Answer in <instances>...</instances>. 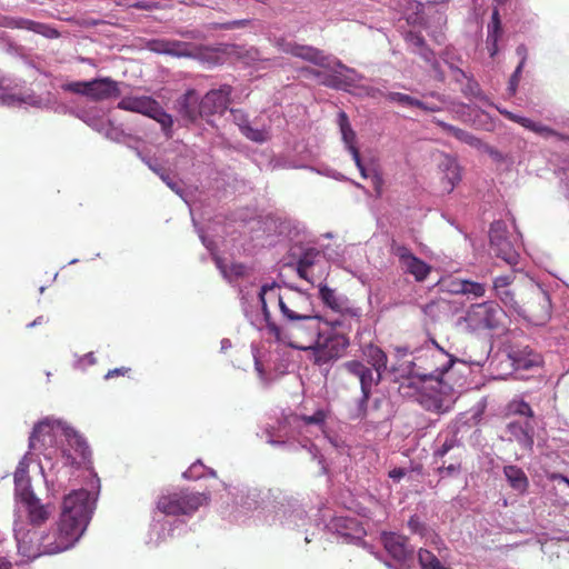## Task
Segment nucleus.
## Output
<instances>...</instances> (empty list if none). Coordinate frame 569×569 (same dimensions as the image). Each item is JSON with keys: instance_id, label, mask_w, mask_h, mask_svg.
Masks as SVG:
<instances>
[{"instance_id": "f257e3e1", "label": "nucleus", "mask_w": 569, "mask_h": 569, "mask_svg": "<svg viewBox=\"0 0 569 569\" xmlns=\"http://www.w3.org/2000/svg\"><path fill=\"white\" fill-rule=\"evenodd\" d=\"M92 501L90 492L79 489L63 498L60 519L57 527L39 538L34 530L16 529L18 552L27 560H33L40 555H56L66 551L83 535L91 515Z\"/></svg>"}, {"instance_id": "f03ea898", "label": "nucleus", "mask_w": 569, "mask_h": 569, "mask_svg": "<svg viewBox=\"0 0 569 569\" xmlns=\"http://www.w3.org/2000/svg\"><path fill=\"white\" fill-rule=\"evenodd\" d=\"M496 296L501 302L533 326H545L551 318L549 293L532 280L515 283L513 274L493 280Z\"/></svg>"}, {"instance_id": "7ed1b4c3", "label": "nucleus", "mask_w": 569, "mask_h": 569, "mask_svg": "<svg viewBox=\"0 0 569 569\" xmlns=\"http://www.w3.org/2000/svg\"><path fill=\"white\" fill-rule=\"evenodd\" d=\"M433 345L438 351L430 356V371L419 375L423 382L420 402L429 411L443 413L450 409L452 387L442 377L457 359L448 355L436 341Z\"/></svg>"}, {"instance_id": "20e7f679", "label": "nucleus", "mask_w": 569, "mask_h": 569, "mask_svg": "<svg viewBox=\"0 0 569 569\" xmlns=\"http://www.w3.org/2000/svg\"><path fill=\"white\" fill-rule=\"evenodd\" d=\"M259 300L261 302V309L267 328L269 326V321H273L268 308L269 303L278 306L281 312L282 323L291 320H298L301 317L315 312L310 295L292 287L281 291L280 286L276 282L267 283L261 287Z\"/></svg>"}, {"instance_id": "39448f33", "label": "nucleus", "mask_w": 569, "mask_h": 569, "mask_svg": "<svg viewBox=\"0 0 569 569\" xmlns=\"http://www.w3.org/2000/svg\"><path fill=\"white\" fill-rule=\"evenodd\" d=\"M268 333L293 349L311 350L321 338V318L315 312L281 325L269 321Z\"/></svg>"}, {"instance_id": "423d86ee", "label": "nucleus", "mask_w": 569, "mask_h": 569, "mask_svg": "<svg viewBox=\"0 0 569 569\" xmlns=\"http://www.w3.org/2000/svg\"><path fill=\"white\" fill-rule=\"evenodd\" d=\"M62 90L82 94L93 101H102L120 96V88L117 81L111 78H98L90 81H73L62 84Z\"/></svg>"}, {"instance_id": "0eeeda50", "label": "nucleus", "mask_w": 569, "mask_h": 569, "mask_svg": "<svg viewBox=\"0 0 569 569\" xmlns=\"http://www.w3.org/2000/svg\"><path fill=\"white\" fill-rule=\"evenodd\" d=\"M506 312L493 301L472 305L466 313V322L472 330L498 329L503 325Z\"/></svg>"}, {"instance_id": "6e6552de", "label": "nucleus", "mask_w": 569, "mask_h": 569, "mask_svg": "<svg viewBox=\"0 0 569 569\" xmlns=\"http://www.w3.org/2000/svg\"><path fill=\"white\" fill-rule=\"evenodd\" d=\"M203 496L188 491L161 495L157 501V509L167 516L189 515L202 505Z\"/></svg>"}, {"instance_id": "1a4fd4ad", "label": "nucleus", "mask_w": 569, "mask_h": 569, "mask_svg": "<svg viewBox=\"0 0 569 569\" xmlns=\"http://www.w3.org/2000/svg\"><path fill=\"white\" fill-rule=\"evenodd\" d=\"M342 368L347 373L359 380L362 393L359 407L360 411L365 415L372 388L380 383L381 377L378 373H375L372 368H369L360 360L346 361L342 365Z\"/></svg>"}, {"instance_id": "9d476101", "label": "nucleus", "mask_w": 569, "mask_h": 569, "mask_svg": "<svg viewBox=\"0 0 569 569\" xmlns=\"http://www.w3.org/2000/svg\"><path fill=\"white\" fill-rule=\"evenodd\" d=\"M64 437L68 442V449L62 451L64 465L80 468L91 461V449L87 440L73 428L63 429Z\"/></svg>"}, {"instance_id": "9b49d317", "label": "nucleus", "mask_w": 569, "mask_h": 569, "mask_svg": "<svg viewBox=\"0 0 569 569\" xmlns=\"http://www.w3.org/2000/svg\"><path fill=\"white\" fill-rule=\"evenodd\" d=\"M391 253L398 258L403 273L412 276L417 282H423L431 273V266L415 256L408 247L392 242Z\"/></svg>"}, {"instance_id": "f8f14e48", "label": "nucleus", "mask_w": 569, "mask_h": 569, "mask_svg": "<svg viewBox=\"0 0 569 569\" xmlns=\"http://www.w3.org/2000/svg\"><path fill=\"white\" fill-rule=\"evenodd\" d=\"M276 47L282 53L290 54L318 67H330L329 57L326 56L322 50L312 46L302 44L292 40L280 38L276 41Z\"/></svg>"}, {"instance_id": "ddd939ff", "label": "nucleus", "mask_w": 569, "mask_h": 569, "mask_svg": "<svg viewBox=\"0 0 569 569\" xmlns=\"http://www.w3.org/2000/svg\"><path fill=\"white\" fill-rule=\"evenodd\" d=\"M348 346L349 339L345 335H329L325 337L321 333L319 343L311 348L315 363L322 366L341 357Z\"/></svg>"}, {"instance_id": "4468645a", "label": "nucleus", "mask_w": 569, "mask_h": 569, "mask_svg": "<svg viewBox=\"0 0 569 569\" xmlns=\"http://www.w3.org/2000/svg\"><path fill=\"white\" fill-rule=\"evenodd\" d=\"M506 234L507 230L502 221H496L491 224L489 238L496 256L512 264L517 262V253Z\"/></svg>"}, {"instance_id": "2eb2a0df", "label": "nucleus", "mask_w": 569, "mask_h": 569, "mask_svg": "<svg viewBox=\"0 0 569 569\" xmlns=\"http://www.w3.org/2000/svg\"><path fill=\"white\" fill-rule=\"evenodd\" d=\"M319 298L322 303L332 311L351 318L360 317V309L352 307L345 296L339 295L335 289L329 288L326 283L319 284Z\"/></svg>"}, {"instance_id": "dca6fc26", "label": "nucleus", "mask_w": 569, "mask_h": 569, "mask_svg": "<svg viewBox=\"0 0 569 569\" xmlns=\"http://www.w3.org/2000/svg\"><path fill=\"white\" fill-rule=\"evenodd\" d=\"M233 89L230 84H222L218 89L208 91L202 97V112L204 116L223 113L231 103Z\"/></svg>"}, {"instance_id": "f3484780", "label": "nucleus", "mask_w": 569, "mask_h": 569, "mask_svg": "<svg viewBox=\"0 0 569 569\" xmlns=\"http://www.w3.org/2000/svg\"><path fill=\"white\" fill-rule=\"evenodd\" d=\"M509 440L516 441L522 449L531 451L535 442V420H510L506 426Z\"/></svg>"}, {"instance_id": "a211bd4d", "label": "nucleus", "mask_w": 569, "mask_h": 569, "mask_svg": "<svg viewBox=\"0 0 569 569\" xmlns=\"http://www.w3.org/2000/svg\"><path fill=\"white\" fill-rule=\"evenodd\" d=\"M20 500L26 508L30 522L34 526H40L49 518V512L40 499L36 497L30 488H23L19 492Z\"/></svg>"}, {"instance_id": "6ab92c4d", "label": "nucleus", "mask_w": 569, "mask_h": 569, "mask_svg": "<svg viewBox=\"0 0 569 569\" xmlns=\"http://www.w3.org/2000/svg\"><path fill=\"white\" fill-rule=\"evenodd\" d=\"M336 64L338 67H340L341 69H345L348 73L332 72V73L323 76V78L320 82H321V84H323L328 88L349 91L350 88L355 87L356 82L358 80H360L362 77L360 74H358L355 70L346 67L339 60L336 62Z\"/></svg>"}, {"instance_id": "aec40b11", "label": "nucleus", "mask_w": 569, "mask_h": 569, "mask_svg": "<svg viewBox=\"0 0 569 569\" xmlns=\"http://www.w3.org/2000/svg\"><path fill=\"white\" fill-rule=\"evenodd\" d=\"M382 541L388 553L398 561H406L413 553L408 538L395 532L383 533Z\"/></svg>"}, {"instance_id": "412c9836", "label": "nucleus", "mask_w": 569, "mask_h": 569, "mask_svg": "<svg viewBox=\"0 0 569 569\" xmlns=\"http://www.w3.org/2000/svg\"><path fill=\"white\" fill-rule=\"evenodd\" d=\"M54 422L44 419L33 427L29 437V448L34 451H42L47 447L52 446L54 435Z\"/></svg>"}, {"instance_id": "4be33fe9", "label": "nucleus", "mask_w": 569, "mask_h": 569, "mask_svg": "<svg viewBox=\"0 0 569 569\" xmlns=\"http://www.w3.org/2000/svg\"><path fill=\"white\" fill-rule=\"evenodd\" d=\"M158 103L156 99L149 96H127L118 102L117 108L151 117L152 112L157 110Z\"/></svg>"}, {"instance_id": "5701e85b", "label": "nucleus", "mask_w": 569, "mask_h": 569, "mask_svg": "<svg viewBox=\"0 0 569 569\" xmlns=\"http://www.w3.org/2000/svg\"><path fill=\"white\" fill-rule=\"evenodd\" d=\"M177 103L179 113L192 122L204 117L202 112V99H199L197 91L193 89L188 90L178 99Z\"/></svg>"}, {"instance_id": "b1692460", "label": "nucleus", "mask_w": 569, "mask_h": 569, "mask_svg": "<svg viewBox=\"0 0 569 569\" xmlns=\"http://www.w3.org/2000/svg\"><path fill=\"white\" fill-rule=\"evenodd\" d=\"M4 27L12 29H26L34 33L42 34L47 38L53 39L59 37L57 29L41 22H37L24 18H7Z\"/></svg>"}, {"instance_id": "393cba45", "label": "nucleus", "mask_w": 569, "mask_h": 569, "mask_svg": "<svg viewBox=\"0 0 569 569\" xmlns=\"http://www.w3.org/2000/svg\"><path fill=\"white\" fill-rule=\"evenodd\" d=\"M362 353L367 366L373 369L375 373H378L381 378L387 369L388 356L387 353L376 345H368L362 349Z\"/></svg>"}, {"instance_id": "a878e982", "label": "nucleus", "mask_w": 569, "mask_h": 569, "mask_svg": "<svg viewBox=\"0 0 569 569\" xmlns=\"http://www.w3.org/2000/svg\"><path fill=\"white\" fill-rule=\"evenodd\" d=\"M439 168L443 173V189L451 192L456 184L461 180L460 167L455 158L446 156L440 162Z\"/></svg>"}, {"instance_id": "bb28decb", "label": "nucleus", "mask_w": 569, "mask_h": 569, "mask_svg": "<svg viewBox=\"0 0 569 569\" xmlns=\"http://www.w3.org/2000/svg\"><path fill=\"white\" fill-rule=\"evenodd\" d=\"M503 475L509 483V486L520 492L523 493L527 491L529 487V480L525 471L515 465H509L503 467Z\"/></svg>"}, {"instance_id": "cd10ccee", "label": "nucleus", "mask_w": 569, "mask_h": 569, "mask_svg": "<svg viewBox=\"0 0 569 569\" xmlns=\"http://www.w3.org/2000/svg\"><path fill=\"white\" fill-rule=\"evenodd\" d=\"M438 127L453 136L457 140L467 143L470 147L479 148L481 146V140L475 137L472 133L462 130L458 127L446 123L445 121L433 118L432 120Z\"/></svg>"}, {"instance_id": "c85d7f7f", "label": "nucleus", "mask_w": 569, "mask_h": 569, "mask_svg": "<svg viewBox=\"0 0 569 569\" xmlns=\"http://www.w3.org/2000/svg\"><path fill=\"white\" fill-rule=\"evenodd\" d=\"M338 124L340 128V132L342 136V140L346 143L348 151L353 154V150H359L356 146V132L351 128L349 122V118L345 111L339 112L338 114Z\"/></svg>"}, {"instance_id": "c756f323", "label": "nucleus", "mask_w": 569, "mask_h": 569, "mask_svg": "<svg viewBox=\"0 0 569 569\" xmlns=\"http://www.w3.org/2000/svg\"><path fill=\"white\" fill-rule=\"evenodd\" d=\"M451 291L455 293L472 295L476 298L482 297L486 292L485 286L470 280L452 282Z\"/></svg>"}, {"instance_id": "7c9ffc66", "label": "nucleus", "mask_w": 569, "mask_h": 569, "mask_svg": "<svg viewBox=\"0 0 569 569\" xmlns=\"http://www.w3.org/2000/svg\"><path fill=\"white\" fill-rule=\"evenodd\" d=\"M508 417H519L520 420H533L535 413L530 405L525 400H512L507 406Z\"/></svg>"}, {"instance_id": "2f4dec72", "label": "nucleus", "mask_w": 569, "mask_h": 569, "mask_svg": "<svg viewBox=\"0 0 569 569\" xmlns=\"http://www.w3.org/2000/svg\"><path fill=\"white\" fill-rule=\"evenodd\" d=\"M462 463V452H456L450 457V461L447 465V461L441 460V465L438 467L437 471L441 476H455L460 472Z\"/></svg>"}, {"instance_id": "473e14b6", "label": "nucleus", "mask_w": 569, "mask_h": 569, "mask_svg": "<svg viewBox=\"0 0 569 569\" xmlns=\"http://www.w3.org/2000/svg\"><path fill=\"white\" fill-rule=\"evenodd\" d=\"M150 118L156 120L161 126L167 138L172 137V116L167 113L160 103L157 104V110L152 112Z\"/></svg>"}, {"instance_id": "72a5a7b5", "label": "nucleus", "mask_w": 569, "mask_h": 569, "mask_svg": "<svg viewBox=\"0 0 569 569\" xmlns=\"http://www.w3.org/2000/svg\"><path fill=\"white\" fill-rule=\"evenodd\" d=\"M461 448H462V446H461L460 441L456 438V436L448 437L442 442V445L433 451V459L435 460H437V459L443 460L445 457L450 451L456 450L458 452H462Z\"/></svg>"}, {"instance_id": "f704fd0d", "label": "nucleus", "mask_w": 569, "mask_h": 569, "mask_svg": "<svg viewBox=\"0 0 569 569\" xmlns=\"http://www.w3.org/2000/svg\"><path fill=\"white\" fill-rule=\"evenodd\" d=\"M525 122L528 123L527 126V129L543 137V138H550V137H555L559 140H566V136H563L562 133H559L558 131L553 130L552 128L548 127V126H545L543 123L541 122H536L533 120H525Z\"/></svg>"}, {"instance_id": "c9c22d12", "label": "nucleus", "mask_w": 569, "mask_h": 569, "mask_svg": "<svg viewBox=\"0 0 569 569\" xmlns=\"http://www.w3.org/2000/svg\"><path fill=\"white\" fill-rule=\"evenodd\" d=\"M168 54L172 57H191L189 44L178 40H168Z\"/></svg>"}, {"instance_id": "e433bc0d", "label": "nucleus", "mask_w": 569, "mask_h": 569, "mask_svg": "<svg viewBox=\"0 0 569 569\" xmlns=\"http://www.w3.org/2000/svg\"><path fill=\"white\" fill-rule=\"evenodd\" d=\"M28 465L24 461H20L14 471V483L17 488L22 491L23 488H29V479L27 477Z\"/></svg>"}, {"instance_id": "4c0bfd02", "label": "nucleus", "mask_w": 569, "mask_h": 569, "mask_svg": "<svg viewBox=\"0 0 569 569\" xmlns=\"http://www.w3.org/2000/svg\"><path fill=\"white\" fill-rule=\"evenodd\" d=\"M386 99L407 107H416V104H419V99L401 92H387Z\"/></svg>"}, {"instance_id": "58836bf2", "label": "nucleus", "mask_w": 569, "mask_h": 569, "mask_svg": "<svg viewBox=\"0 0 569 569\" xmlns=\"http://www.w3.org/2000/svg\"><path fill=\"white\" fill-rule=\"evenodd\" d=\"M150 168L172 191H174L176 193L181 192L179 183L171 177V174L166 169L153 166H150Z\"/></svg>"}, {"instance_id": "ea45409f", "label": "nucleus", "mask_w": 569, "mask_h": 569, "mask_svg": "<svg viewBox=\"0 0 569 569\" xmlns=\"http://www.w3.org/2000/svg\"><path fill=\"white\" fill-rule=\"evenodd\" d=\"M501 34V21L498 9L492 11L491 22L488 24V38H492L497 42Z\"/></svg>"}, {"instance_id": "a19ab883", "label": "nucleus", "mask_w": 569, "mask_h": 569, "mask_svg": "<svg viewBox=\"0 0 569 569\" xmlns=\"http://www.w3.org/2000/svg\"><path fill=\"white\" fill-rule=\"evenodd\" d=\"M328 415L325 410L318 409L313 415H302L300 420L303 421L305 425H317L323 426L326 422Z\"/></svg>"}, {"instance_id": "79ce46f5", "label": "nucleus", "mask_w": 569, "mask_h": 569, "mask_svg": "<svg viewBox=\"0 0 569 569\" xmlns=\"http://www.w3.org/2000/svg\"><path fill=\"white\" fill-rule=\"evenodd\" d=\"M319 256H320V252L317 249H315V248L307 249L299 258L298 263L301 264L302 267L310 268L316 263V259Z\"/></svg>"}, {"instance_id": "37998d69", "label": "nucleus", "mask_w": 569, "mask_h": 569, "mask_svg": "<svg viewBox=\"0 0 569 569\" xmlns=\"http://www.w3.org/2000/svg\"><path fill=\"white\" fill-rule=\"evenodd\" d=\"M147 48L156 53L168 54V40L167 39H152L147 42Z\"/></svg>"}, {"instance_id": "c03bdc74", "label": "nucleus", "mask_w": 569, "mask_h": 569, "mask_svg": "<svg viewBox=\"0 0 569 569\" xmlns=\"http://www.w3.org/2000/svg\"><path fill=\"white\" fill-rule=\"evenodd\" d=\"M242 133L250 140L256 142H263L266 140V132L259 129H253L250 126L242 128Z\"/></svg>"}, {"instance_id": "a18cd8bd", "label": "nucleus", "mask_w": 569, "mask_h": 569, "mask_svg": "<svg viewBox=\"0 0 569 569\" xmlns=\"http://www.w3.org/2000/svg\"><path fill=\"white\" fill-rule=\"evenodd\" d=\"M405 40L408 44H410L417 49L425 47V43H426L425 38L420 33H417L413 31L407 32L405 36Z\"/></svg>"}, {"instance_id": "49530a36", "label": "nucleus", "mask_w": 569, "mask_h": 569, "mask_svg": "<svg viewBox=\"0 0 569 569\" xmlns=\"http://www.w3.org/2000/svg\"><path fill=\"white\" fill-rule=\"evenodd\" d=\"M250 23H251V20L241 19V20H233V21L220 23L217 27L219 29H223V30H233V29H239V28H246V27L250 26Z\"/></svg>"}, {"instance_id": "de8ad7c7", "label": "nucleus", "mask_w": 569, "mask_h": 569, "mask_svg": "<svg viewBox=\"0 0 569 569\" xmlns=\"http://www.w3.org/2000/svg\"><path fill=\"white\" fill-rule=\"evenodd\" d=\"M370 180L372 183V187L376 191L377 197H381L382 194V187H383V178L380 172L377 170H372L370 174Z\"/></svg>"}, {"instance_id": "09e8293b", "label": "nucleus", "mask_w": 569, "mask_h": 569, "mask_svg": "<svg viewBox=\"0 0 569 569\" xmlns=\"http://www.w3.org/2000/svg\"><path fill=\"white\" fill-rule=\"evenodd\" d=\"M523 64H525V59L518 64V67L516 68L515 72L510 77L509 90L511 91V93H515L516 90H517V87H518V83H519V79H520V73L522 71Z\"/></svg>"}, {"instance_id": "8fccbe9b", "label": "nucleus", "mask_w": 569, "mask_h": 569, "mask_svg": "<svg viewBox=\"0 0 569 569\" xmlns=\"http://www.w3.org/2000/svg\"><path fill=\"white\" fill-rule=\"evenodd\" d=\"M352 159L360 171L362 178H370L371 172H368L362 163L359 150H353Z\"/></svg>"}, {"instance_id": "3c124183", "label": "nucleus", "mask_w": 569, "mask_h": 569, "mask_svg": "<svg viewBox=\"0 0 569 569\" xmlns=\"http://www.w3.org/2000/svg\"><path fill=\"white\" fill-rule=\"evenodd\" d=\"M360 89L365 96L370 97L372 99H378L381 97L386 98V93L382 90H380L379 88L367 86V87H361Z\"/></svg>"}, {"instance_id": "603ef678", "label": "nucleus", "mask_w": 569, "mask_h": 569, "mask_svg": "<svg viewBox=\"0 0 569 569\" xmlns=\"http://www.w3.org/2000/svg\"><path fill=\"white\" fill-rule=\"evenodd\" d=\"M502 114H505L509 120H511L516 123H519L520 126H522L523 128L527 129L528 123L525 122V120H530L529 118L515 114L510 111H505V112H502Z\"/></svg>"}, {"instance_id": "864d4df0", "label": "nucleus", "mask_w": 569, "mask_h": 569, "mask_svg": "<svg viewBox=\"0 0 569 569\" xmlns=\"http://www.w3.org/2000/svg\"><path fill=\"white\" fill-rule=\"evenodd\" d=\"M128 372H130V368H128V367L116 368V369L109 370L106 373L104 378L106 379H111V378H114V377H118V376H124Z\"/></svg>"}, {"instance_id": "5fc2aeb1", "label": "nucleus", "mask_w": 569, "mask_h": 569, "mask_svg": "<svg viewBox=\"0 0 569 569\" xmlns=\"http://www.w3.org/2000/svg\"><path fill=\"white\" fill-rule=\"evenodd\" d=\"M416 107L428 112H437L441 110L440 107L436 104H428L421 100H419V104H416Z\"/></svg>"}, {"instance_id": "6e6d98bb", "label": "nucleus", "mask_w": 569, "mask_h": 569, "mask_svg": "<svg viewBox=\"0 0 569 569\" xmlns=\"http://www.w3.org/2000/svg\"><path fill=\"white\" fill-rule=\"evenodd\" d=\"M419 49V54L428 62H430L433 58V53L431 52V50L425 44V47L422 48H418Z\"/></svg>"}, {"instance_id": "4d7b16f0", "label": "nucleus", "mask_w": 569, "mask_h": 569, "mask_svg": "<svg viewBox=\"0 0 569 569\" xmlns=\"http://www.w3.org/2000/svg\"><path fill=\"white\" fill-rule=\"evenodd\" d=\"M131 7L136 8V9H139V10H151L156 6L150 3V2H148V1H139V2L132 3Z\"/></svg>"}, {"instance_id": "13d9d810", "label": "nucleus", "mask_w": 569, "mask_h": 569, "mask_svg": "<svg viewBox=\"0 0 569 569\" xmlns=\"http://www.w3.org/2000/svg\"><path fill=\"white\" fill-rule=\"evenodd\" d=\"M308 269H309V268H307V267H302L301 264H299V263L297 262V273H298V276H299L301 279H303V280H306V281H308V282H311V280H310V278H309V276H308Z\"/></svg>"}, {"instance_id": "bf43d9fd", "label": "nucleus", "mask_w": 569, "mask_h": 569, "mask_svg": "<svg viewBox=\"0 0 569 569\" xmlns=\"http://www.w3.org/2000/svg\"><path fill=\"white\" fill-rule=\"evenodd\" d=\"M406 475L405 470L402 468H395L391 471H389V477L393 480H400Z\"/></svg>"}, {"instance_id": "052dcab7", "label": "nucleus", "mask_w": 569, "mask_h": 569, "mask_svg": "<svg viewBox=\"0 0 569 569\" xmlns=\"http://www.w3.org/2000/svg\"><path fill=\"white\" fill-rule=\"evenodd\" d=\"M408 526L409 528L412 530V531H418L419 528H420V521H419V518L417 516H412L410 517L409 521H408Z\"/></svg>"}, {"instance_id": "680f3d73", "label": "nucleus", "mask_w": 569, "mask_h": 569, "mask_svg": "<svg viewBox=\"0 0 569 569\" xmlns=\"http://www.w3.org/2000/svg\"><path fill=\"white\" fill-rule=\"evenodd\" d=\"M549 479L550 480H555V481H562L566 485H568V487H569V479L566 476L561 475V473H551L549 476Z\"/></svg>"}, {"instance_id": "e2e57ef3", "label": "nucleus", "mask_w": 569, "mask_h": 569, "mask_svg": "<svg viewBox=\"0 0 569 569\" xmlns=\"http://www.w3.org/2000/svg\"><path fill=\"white\" fill-rule=\"evenodd\" d=\"M99 22L100 21L94 20V19H83L81 21H77V23L82 26V27H93V26L99 24Z\"/></svg>"}, {"instance_id": "0e129e2a", "label": "nucleus", "mask_w": 569, "mask_h": 569, "mask_svg": "<svg viewBox=\"0 0 569 569\" xmlns=\"http://www.w3.org/2000/svg\"><path fill=\"white\" fill-rule=\"evenodd\" d=\"M46 322H47V319L43 316H40L33 322H31L29 326L33 327V326L42 325V323H46Z\"/></svg>"}, {"instance_id": "69168bd1", "label": "nucleus", "mask_w": 569, "mask_h": 569, "mask_svg": "<svg viewBox=\"0 0 569 569\" xmlns=\"http://www.w3.org/2000/svg\"><path fill=\"white\" fill-rule=\"evenodd\" d=\"M538 363H539V359H538V358H536V359H533V360H529V362H528V363H523V365H522V367H523V368H529V367H532V366H537Z\"/></svg>"}, {"instance_id": "338daca9", "label": "nucleus", "mask_w": 569, "mask_h": 569, "mask_svg": "<svg viewBox=\"0 0 569 569\" xmlns=\"http://www.w3.org/2000/svg\"><path fill=\"white\" fill-rule=\"evenodd\" d=\"M256 369L259 372V375L262 377L263 371H262L261 365L258 360H256Z\"/></svg>"}, {"instance_id": "774afa93", "label": "nucleus", "mask_w": 569, "mask_h": 569, "mask_svg": "<svg viewBox=\"0 0 569 569\" xmlns=\"http://www.w3.org/2000/svg\"><path fill=\"white\" fill-rule=\"evenodd\" d=\"M309 73L313 74V76H317L319 77L321 73L317 70H313V69H306Z\"/></svg>"}]
</instances>
